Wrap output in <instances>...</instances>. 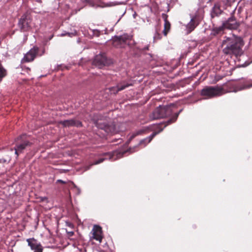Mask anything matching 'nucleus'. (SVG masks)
I'll return each instance as SVG.
<instances>
[{
	"label": "nucleus",
	"instance_id": "c9c22d12",
	"mask_svg": "<svg viewBox=\"0 0 252 252\" xmlns=\"http://www.w3.org/2000/svg\"><path fill=\"white\" fill-rule=\"evenodd\" d=\"M6 160L5 158H0V163L6 162Z\"/></svg>",
	"mask_w": 252,
	"mask_h": 252
},
{
	"label": "nucleus",
	"instance_id": "2eb2a0df",
	"mask_svg": "<svg viewBox=\"0 0 252 252\" xmlns=\"http://www.w3.org/2000/svg\"><path fill=\"white\" fill-rule=\"evenodd\" d=\"M60 124H62L64 126H75L76 127H81L82 126V123L80 121L75 120L74 119L66 120L61 121Z\"/></svg>",
	"mask_w": 252,
	"mask_h": 252
},
{
	"label": "nucleus",
	"instance_id": "7ed1b4c3",
	"mask_svg": "<svg viewBox=\"0 0 252 252\" xmlns=\"http://www.w3.org/2000/svg\"><path fill=\"white\" fill-rule=\"evenodd\" d=\"M202 13L203 9L199 8L194 15L190 14V22L186 25L187 34L190 33L199 25L202 18L201 15Z\"/></svg>",
	"mask_w": 252,
	"mask_h": 252
},
{
	"label": "nucleus",
	"instance_id": "bb28decb",
	"mask_svg": "<svg viewBox=\"0 0 252 252\" xmlns=\"http://www.w3.org/2000/svg\"><path fill=\"white\" fill-rule=\"evenodd\" d=\"M138 135L136 131H134V132L132 133L131 134H130L128 135V139L127 140V142L129 143L131 140H132L134 137H135L136 136Z\"/></svg>",
	"mask_w": 252,
	"mask_h": 252
},
{
	"label": "nucleus",
	"instance_id": "5701e85b",
	"mask_svg": "<svg viewBox=\"0 0 252 252\" xmlns=\"http://www.w3.org/2000/svg\"><path fill=\"white\" fill-rule=\"evenodd\" d=\"M170 24L169 21H168L166 19L164 20V34L165 35L167 34V31H168L170 29Z\"/></svg>",
	"mask_w": 252,
	"mask_h": 252
},
{
	"label": "nucleus",
	"instance_id": "f704fd0d",
	"mask_svg": "<svg viewBox=\"0 0 252 252\" xmlns=\"http://www.w3.org/2000/svg\"><path fill=\"white\" fill-rule=\"evenodd\" d=\"M182 111V109H181V110L179 111V112L178 113H175V114L173 115V116H172V117L170 119H174V117H175V116L176 114H178V115H179V113H180V112H181V111Z\"/></svg>",
	"mask_w": 252,
	"mask_h": 252
},
{
	"label": "nucleus",
	"instance_id": "a211bd4d",
	"mask_svg": "<svg viewBox=\"0 0 252 252\" xmlns=\"http://www.w3.org/2000/svg\"><path fill=\"white\" fill-rule=\"evenodd\" d=\"M127 152L125 151H113L112 153H104L103 156L108 155L109 158H113L115 156H116V158H120L121 156H125L124 154H126Z\"/></svg>",
	"mask_w": 252,
	"mask_h": 252
},
{
	"label": "nucleus",
	"instance_id": "6ab92c4d",
	"mask_svg": "<svg viewBox=\"0 0 252 252\" xmlns=\"http://www.w3.org/2000/svg\"><path fill=\"white\" fill-rule=\"evenodd\" d=\"M222 13V10L220 9L219 6L215 5L212 8L211 12V16L212 18H214L216 17H218Z\"/></svg>",
	"mask_w": 252,
	"mask_h": 252
},
{
	"label": "nucleus",
	"instance_id": "9d476101",
	"mask_svg": "<svg viewBox=\"0 0 252 252\" xmlns=\"http://www.w3.org/2000/svg\"><path fill=\"white\" fill-rule=\"evenodd\" d=\"M28 246L33 252H42L43 247L41 243L34 238L27 239Z\"/></svg>",
	"mask_w": 252,
	"mask_h": 252
},
{
	"label": "nucleus",
	"instance_id": "f8f14e48",
	"mask_svg": "<svg viewBox=\"0 0 252 252\" xmlns=\"http://www.w3.org/2000/svg\"><path fill=\"white\" fill-rule=\"evenodd\" d=\"M39 48L34 46L24 57L22 61L23 62H30L32 61L37 55Z\"/></svg>",
	"mask_w": 252,
	"mask_h": 252
},
{
	"label": "nucleus",
	"instance_id": "e433bc0d",
	"mask_svg": "<svg viewBox=\"0 0 252 252\" xmlns=\"http://www.w3.org/2000/svg\"><path fill=\"white\" fill-rule=\"evenodd\" d=\"M129 151H130V152H135V150H133V149H129Z\"/></svg>",
	"mask_w": 252,
	"mask_h": 252
},
{
	"label": "nucleus",
	"instance_id": "0eeeda50",
	"mask_svg": "<svg viewBox=\"0 0 252 252\" xmlns=\"http://www.w3.org/2000/svg\"><path fill=\"white\" fill-rule=\"evenodd\" d=\"M111 61L108 60L104 54H99L94 57L93 62V64L99 68L109 65Z\"/></svg>",
	"mask_w": 252,
	"mask_h": 252
},
{
	"label": "nucleus",
	"instance_id": "58836bf2",
	"mask_svg": "<svg viewBox=\"0 0 252 252\" xmlns=\"http://www.w3.org/2000/svg\"><path fill=\"white\" fill-rule=\"evenodd\" d=\"M138 146H136L134 148H137Z\"/></svg>",
	"mask_w": 252,
	"mask_h": 252
},
{
	"label": "nucleus",
	"instance_id": "a878e982",
	"mask_svg": "<svg viewBox=\"0 0 252 252\" xmlns=\"http://www.w3.org/2000/svg\"><path fill=\"white\" fill-rule=\"evenodd\" d=\"M100 234L101 233H96V232H93V238L96 240L99 241L100 242L102 239Z\"/></svg>",
	"mask_w": 252,
	"mask_h": 252
},
{
	"label": "nucleus",
	"instance_id": "4be33fe9",
	"mask_svg": "<svg viewBox=\"0 0 252 252\" xmlns=\"http://www.w3.org/2000/svg\"><path fill=\"white\" fill-rule=\"evenodd\" d=\"M225 29L222 25L221 26L219 27L214 28L212 30V33L214 35L219 33L220 32H222L223 30Z\"/></svg>",
	"mask_w": 252,
	"mask_h": 252
},
{
	"label": "nucleus",
	"instance_id": "20e7f679",
	"mask_svg": "<svg viewBox=\"0 0 252 252\" xmlns=\"http://www.w3.org/2000/svg\"><path fill=\"white\" fill-rule=\"evenodd\" d=\"M31 144L32 143L27 139L26 135H22L17 138L15 147L14 149H11V151L14 152L16 156L18 157L20 153Z\"/></svg>",
	"mask_w": 252,
	"mask_h": 252
},
{
	"label": "nucleus",
	"instance_id": "7c9ffc66",
	"mask_svg": "<svg viewBox=\"0 0 252 252\" xmlns=\"http://www.w3.org/2000/svg\"><path fill=\"white\" fill-rule=\"evenodd\" d=\"M161 38V35L159 33H156L154 36V40L156 41L157 39H159Z\"/></svg>",
	"mask_w": 252,
	"mask_h": 252
},
{
	"label": "nucleus",
	"instance_id": "aec40b11",
	"mask_svg": "<svg viewBox=\"0 0 252 252\" xmlns=\"http://www.w3.org/2000/svg\"><path fill=\"white\" fill-rule=\"evenodd\" d=\"M236 59L238 60L239 63L237 64V66L239 67H245L248 65L250 62L247 61L248 57L246 56V58H243L240 60L239 57H235Z\"/></svg>",
	"mask_w": 252,
	"mask_h": 252
},
{
	"label": "nucleus",
	"instance_id": "f257e3e1",
	"mask_svg": "<svg viewBox=\"0 0 252 252\" xmlns=\"http://www.w3.org/2000/svg\"><path fill=\"white\" fill-rule=\"evenodd\" d=\"M224 38L222 41V46L224 47L222 52L225 55L239 57L240 60L246 58L243 50L244 42L240 37L232 35Z\"/></svg>",
	"mask_w": 252,
	"mask_h": 252
},
{
	"label": "nucleus",
	"instance_id": "4c0bfd02",
	"mask_svg": "<svg viewBox=\"0 0 252 252\" xmlns=\"http://www.w3.org/2000/svg\"><path fill=\"white\" fill-rule=\"evenodd\" d=\"M44 53V50H43L42 51V54H40V56H41V55H43Z\"/></svg>",
	"mask_w": 252,
	"mask_h": 252
},
{
	"label": "nucleus",
	"instance_id": "6e6552de",
	"mask_svg": "<svg viewBox=\"0 0 252 252\" xmlns=\"http://www.w3.org/2000/svg\"><path fill=\"white\" fill-rule=\"evenodd\" d=\"M31 19L26 14H24L21 16L18 22V27L22 32L28 31L30 28Z\"/></svg>",
	"mask_w": 252,
	"mask_h": 252
},
{
	"label": "nucleus",
	"instance_id": "72a5a7b5",
	"mask_svg": "<svg viewBox=\"0 0 252 252\" xmlns=\"http://www.w3.org/2000/svg\"><path fill=\"white\" fill-rule=\"evenodd\" d=\"M57 183H62V184H66V182L64 181H63L62 180H61V179H59V180H58L57 181Z\"/></svg>",
	"mask_w": 252,
	"mask_h": 252
},
{
	"label": "nucleus",
	"instance_id": "412c9836",
	"mask_svg": "<svg viewBox=\"0 0 252 252\" xmlns=\"http://www.w3.org/2000/svg\"><path fill=\"white\" fill-rule=\"evenodd\" d=\"M70 185H69V187L73 189V191L75 193L76 195H78L80 194L81 190V189L78 187L73 182H69Z\"/></svg>",
	"mask_w": 252,
	"mask_h": 252
},
{
	"label": "nucleus",
	"instance_id": "39448f33",
	"mask_svg": "<svg viewBox=\"0 0 252 252\" xmlns=\"http://www.w3.org/2000/svg\"><path fill=\"white\" fill-rule=\"evenodd\" d=\"M222 90L218 87L206 86L201 91V95L205 98H210L221 94Z\"/></svg>",
	"mask_w": 252,
	"mask_h": 252
},
{
	"label": "nucleus",
	"instance_id": "9b49d317",
	"mask_svg": "<svg viewBox=\"0 0 252 252\" xmlns=\"http://www.w3.org/2000/svg\"><path fill=\"white\" fill-rule=\"evenodd\" d=\"M222 25L225 29L236 30L239 27L240 24L237 22L235 18L232 16L227 20L223 22Z\"/></svg>",
	"mask_w": 252,
	"mask_h": 252
},
{
	"label": "nucleus",
	"instance_id": "423d86ee",
	"mask_svg": "<svg viewBox=\"0 0 252 252\" xmlns=\"http://www.w3.org/2000/svg\"><path fill=\"white\" fill-rule=\"evenodd\" d=\"M95 125L97 127L104 130L107 133L114 134L118 131L113 123H106L98 121L95 122Z\"/></svg>",
	"mask_w": 252,
	"mask_h": 252
},
{
	"label": "nucleus",
	"instance_id": "1a4fd4ad",
	"mask_svg": "<svg viewBox=\"0 0 252 252\" xmlns=\"http://www.w3.org/2000/svg\"><path fill=\"white\" fill-rule=\"evenodd\" d=\"M131 40L132 36L131 35L127 34H124L120 36H115L113 41L114 42L119 44L121 47H124L125 45H129Z\"/></svg>",
	"mask_w": 252,
	"mask_h": 252
},
{
	"label": "nucleus",
	"instance_id": "473e14b6",
	"mask_svg": "<svg viewBox=\"0 0 252 252\" xmlns=\"http://www.w3.org/2000/svg\"><path fill=\"white\" fill-rule=\"evenodd\" d=\"M139 50H142V51H146L149 50V45H146L145 47H144L143 48H141L140 47L138 48Z\"/></svg>",
	"mask_w": 252,
	"mask_h": 252
},
{
	"label": "nucleus",
	"instance_id": "dca6fc26",
	"mask_svg": "<svg viewBox=\"0 0 252 252\" xmlns=\"http://www.w3.org/2000/svg\"><path fill=\"white\" fill-rule=\"evenodd\" d=\"M163 130V128H160V130L158 132H154L149 136L141 140L138 143V146H140L141 147H145L148 143H149L153 138L158 134L160 133Z\"/></svg>",
	"mask_w": 252,
	"mask_h": 252
},
{
	"label": "nucleus",
	"instance_id": "f03ea898",
	"mask_svg": "<svg viewBox=\"0 0 252 252\" xmlns=\"http://www.w3.org/2000/svg\"><path fill=\"white\" fill-rule=\"evenodd\" d=\"M174 106L173 104L166 106L159 105L151 114L150 118L156 120L170 116L173 111L172 108Z\"/></svg>",
	"mask_w": 252,
	"mask_h": 252
},
{
	"label": "nucleus",
	"instance_id": "2f4dec72",
	"mask_svg": "<svg viewBox=\"0 0 252 252\" xmlns=\"http://www.w3.org/2000/svg\"><path fill=\"white\" fill-rule=\"evenodd\" d=\"M233 1V0H223L222 2L225 5H230L231 3Z\"/></svg>",
	"mask_w": 252,
	"mask_h": 252
},
{
	"label": "nucleus",
	"instance_id": "f3484780",
	"mask_svg": "<svg viewBox=\"0 0 252 252\" xmlns=\"http://www.w3.org/2000/svg\"><path fill=\"white\" fill-rule=\"evenodd\" d=\"M252 87V80H249L243 83L238 84L232 91L237 92L245 89H249Z\"/></svg>",
	"mask_w": 252,
	"mask_h": 252
},
{
	"label": "nucleus",
	"instance_id": "4468645a",
	"mask_svg": "<svg viewBox=\"0 0 252 252\" xmlns=\"http://www.w3.org/2000/svg\"><path fill=\"white\" fill-rule=\"evenodd\" d=\"M178 117V114H176L174 119H169L166 122L159 123L158 125H154L151 128V130H154V132L158 131L160 128H163V129L168 125L175 122Z\"/></svg>",
	"mask_w": 252,
	"mask_h": 252
},
{
	"label": "nucleus",
	"instance_id": "b1692460",
	"mask_svg": "<svg viewBox=\"0 0 252 252\" xmlns=\"http://www.w3.org/2000/svg\"><path fill=\"white\" fill-rule=\"evenodd\" d=\"M104 159L105 158H99L98 160H96V161L91 163L90 166H86L85 170H87L89 169L90 168L91 166H92L93 165L98 164L100 163H102L104 161Z\"/></svg>",
	"mask_w": 252,
	"mask_h": 252
},
{
	"label": "nucleus",
	"instance_id": "ddd939ff",
	"mask_svg": "<svg viewBox=\"0 0 252 252\" xmlns=\"http://www.w3.org/2000/svg\"><path fill=\"white\" fill-rule=\"evenodd\" d=\"M131 85V84L128 83L126 81H123L119 83L116 86L110 88L109 91L111 94H116L119 92L121 91Z\"/></svg>",
	"mask_w": 252,
	"mask_h": 252
},
{
	"label": "nucleus",
	"instance_id": "cd10ccee",
	"mask_svg": "<svg viewBox=\"0 0 252 252\" xmlns=\"http://www.w3.org/2000/svg\"><path fill=\"white\" fill-rule=\"evenodd\" d=\"M93 232L101 233V228L99 225H94L92 229Z\"/></svg>",
	"mask_w": 252,
	"mask_h": 252
},
{
	"label": "nucleus",
	"instance_id": "393cba45",
	"mask_svg": "<svg viewBox=\"0 0 252 252\" xmlns=\"http://www.w3.org/2000/svg\"><path fill=\"white\" fill-rule=\"evenodd\" d=\"M149 129V127H144L139 130H136V131L138 135H139L146 133Z\"/></svg>",
	"mask_w": 252,
	"mask_h": 252
},
{
	"label": "nucleus",
	"instance_id": "c756f323",
	"mask_svg": "<svg viewBox=\"0 0 252 252\" xmlns=\"http://www.w3.org/2000/svg\"><path fill=\"white\" fill-rule=\"evenodd\" d=\"M75 35V32H63L62 33H61V36H64L65 35H67L68 36L72 37V36Z\"/></svg>",
	"mask_w": 252,
	"mask_h": 252
},
{
	"label": "nucleus",
	"instance_id": "c85d7f7f",
	"mask_svg": "<svg viewBox=\"0 0 252 252\" xmlns=\"http://www.w3.org/2000/svg\"><path fill=\"white\" fill-rule=\"evenodd\" d=\"M91 31L93 33V35L96 37H98L101 33L100 31L98 30H91Z\"/></svg>",
	"mask_w": 252,
	"mask_h": 252
}]
</instances>
